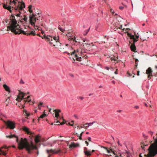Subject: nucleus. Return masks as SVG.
I'll return each mask as SVG.
<instances>
[{
  "mask_svg": "<svg viewBox=\"0 0 157 157\" xmlns=\"http://www.w3.org/2000/svg\"><path fill=\"white\" fill-rule=\"evenodd\" d=\"M25 94V93L20 91V93L16 99V100L18 102H20L21 100L24 99V97Z\"/></svg>",
  "mask_w": 157,
  "mask_h": 157,
  "instance_id": "12",
  "label": "nucleus"
},
{
  "mask_svg": "<svg viewBox=\"0 0 157 157\" xmlns=\"http://www.w3.org/2000/svg\"><path fill=\"white\" fill-rule=\"evenodd\" d=\"M79 98L82 100L84 99V98L82 97H80Z\"/></svg>",
  "mask_w": 157,
  "mask_h": 157,
  "instance_id": "56",
  "label": "nucleus"
},
{
  "mask_svg": "<svg viewBox=\"0 0 157 157\" xmlns=\"http://www.w3.org/2000/svg\"><path fill=\"white\" fill-rule=\"evenodd\" d=\"M148 133H149L150 134H151V136H152L153 134V132L150 131L148 132Z\"/></svg>",
  "mask_w": 157,
  "mask_h": 157,
  "instance_id": "41",
  "label": "nucleus"
},
{
  "mask_svg": "<svg viewBox=\"0 0 157 157\" xmlns=\"http://www.w3.org/2000/svg\"><path fill=\"white\" fill-rule=\"evenodd\" d=\"M4 123L7 126V128H9L10 129H13L15 126V124L14 122L8 120L7 121H3Z\"/></svg>",
  "mask_w": 157,
  "mask_h": 157,
  "instance_id": "11",
  "label": "nucleus"
},
{
  "mask_svg": "<svg viewBox=\"0 0 157 157\" xmlns=\"http://www.w3.org/2000/svg\"><path fill=\"white\" fill-rule=\"evenodd\" d=\"M32 5H30L28 7L29 10L31 13H33V10H32Z\"/></svg>",
  "mask_w": 157,
  "mask_h": 157,
  "instance_id": "30",
  "label": "nucleus"
},
{
  "mask_svg": "<svg viewBox=\"0 0 157 157\" xmlns=\"http://www.w3.org/2000/svg\"><path fill=\"white\" fill-rule=\"evenodd\" d=\"M16 0H11L9 1V4L10 5L9 6L7 5V3L6 4H4L3 5V7L6 9L7 10L10 11V13L12 11L11 9L13 10L14 9L16 11H18L21 13V11L23 10L24 8L25 7V3L22 1L21 2L19 1L18 3L16 2Z\"/></svg>",
  "mask_w": 157,
  "mask_h": 157,
  "instance_id": "3",
  "label": "nucleus"
},
{
  "mask_svg": "<svg viewBox=\"0 0 157 157\" xmlns=\"http://www.w3.org/2000/svg\"><path fill=\"white\" fill-rule=\"evenodd\" d=\"M23 112H24V113H26L27 112V111L25 109H24Z\"/></svg>",
  "mask_w": 157,
  "mask_h": 157,
  "instance_id": "54",
  "label": "nucleus"
},
{
  "mask_svg": "<svg viewBox=\"0 0 157 157\" xmlns=\"http://www.w3.org/2000/svg\"><path fill=\"white\" fill-rule=\"evenodd\" d=\"M59 51L61 52H63L64 53H67L68 55H70V52H69V50L68 49V48L69 45L68 44H66L64 46L61 45V43H59Z\"/></svg>",
  "mask_w": 157,
  "mask_h": 157,
  "instance_id": "9",
  "label": "nucleus"
},
{
  "mask_svg": "<svg viewBox=\"0 0 157 157\" xmlns=\"http://www.w3.org/2000/svg\"><path fill=\"white\" fill-rule=\"evenodd\" d=\"M128 35L130 39L132 40V43L129 41V43L131 44L130 46L131 50L135 52H136V47L135 45V43L138 41L139 37V36L136 35L135 36L129 33H128Z\"/></svg>",
  "mask_w": 157,
  "mask_h": 157,
  "instance_id": "5",
  "label": "nucleus"
},
{
  "mask_svg": "<svg viewBox=\"0 0 157 157\" xmlns=\"http://www.w3.org/2000/svg\"><path fill=\"white\" fill-rule=\"evenodd\" d=\"M68 40L71 41H72V43L75 44V43L79 42L77 40L75 36H70L68 38Z\"/></svg>",
  "mask_w": 157,
  "mask_h": 157,
  "instance_id": "14",
  "label": "nucleus"
},
{
  "mask_svg": "<svg viewBox=\"0 0 157 157\" xmlns=\"http://www.w3.org/2000/svg\"><path fill=\"white\" fill-rule=\"evenodd\" d=\"M141 147L144 150H145L144 149V146H147V145L144 144L143 142H142L141 143Z\"/></svg>",
  "mask_w": 157,
  "mask_h": 157,
  "instance_id": "29",
  "label": "nucleus"
},
{
  "mask_svg": "<svg viewBox=\"0 0 157 157\" xmlns=\"http://www.w3.org/2000/svg\"><path fill=\"white\" fill-rule=\"evenodd\" d=\"M43 105V103L42 102H40L39 105L40 106V105Z\"/></svg>",
  "mask_w": 157,
  "mask_h": 157,
  "instance_id": "58",
  "label": "nucleus"
},
{
  "mask_svg": "<svg viewBox=\"0 0 157 157\" xmlns=\"http://www.w3.org/2000/svg\"><path fill=\"white\" fill-rule=\"evenodd\" d=\"M42 39H45L50 44H52L53 46H55L56 45L54 44L55 43L59 42V37L57 36H52L50 35H48L46 36L45 35H44L43 36H41ZM57 45H58V44Z\"/></svg>",
  "mask_w": 157,
  "mask_h": 157,
  "instance_id": "6",
  "label": "nucleus"
},
{
  "mask_svg": "<svg viewBox=\"0 0 157 157\" xmlns=\"http://www.w3.org/2000/svg\"><path fill=\"white\" fill-rule=\"evenodd\" d=\"M139 73H140V71H137V75H138V76L139 75H140Z\"/></svg>",
  "mask_w": 157,
  "mask_h": 157,
  "instance_id": "55",
  "label": "nucleus"
},
{
  "mask_svg": "<svg viewBox=\"0 0 157 157\" xmlns=\"http://www.w3.org/2000/svg\"><path fill=\"white\" fill-rule=\"evenodd\" d=\"M44 113H45V111L44 112V113L43 114H42V115H41L40 116V117H39V118L38 119V121H39V120L40 119H42L44 117H46L47 116V115L46 114H45Z\"/></svg>",
  "mask_w": 157,
  "mask_h": 157,
  "instance_id": "24",
  "label": "nucleus"
},
{
  "mask_svg": "<svg viewBox=\"0 0 157 157\" xmlns=\"http://www.w3.org/2000/svg\"><path fill=\"white\" fill-rule=\"evenodd\" d=\"M6 137L10 138L13 137L15 138L16 141L18 144V148L19 149L22 150L25 148L29 153H30L31 151L33 149L37 150L36 146L34 145L32 142H31L30 144L28 142L27 139L25 138L23 139L21 138L20 141H19L17 136L14 135H11L8 136H6Z\"/></svg>",
  "mask_w": 157,
  "mask_h": 157,
  "instance_id": "2",
  "label": "nucleus"
},
{
  "mask_svg": "<svg viewBox=\"0 0 157 157\" xmlns=\"http://www.w3.org/2000/svg\"><path fill=\"white\" fill-rule=\"evenodd\" d=\"M22 130L24 131L28 134H29L33 136V134L29 130V129L26 126L22 128Z\"/></svg>",
  "mask_w": 157,
  "mask_h": 157,
  "instance_id": "16",
  "label": "nucleus"
},
{
  "mask_svg": "<svg viewBox=\"0 0 157 157\" xmlns=\"http://www.w3.org/2000/svg\"><path fill=\"white\" fill-rule=\"evenodd\" d=\"M57 120L56 123H57V124H56V125H59L60 124H58V123H60L59 122V121L58 120Z\"/></svg>",
  "mask_w": 157,
  "mask_h": 157,
  "instance_id": "40",
  "label": "nucleus"
},
{
  "mask_svg": "<svg viewBox=\"0 0 157 157\" xmlns=\"http://www.w3.org/2000/svg\"><path fill=\"white\" fill-rule=\"evenodd\" d=\"M24 17L23 18H22L21 17V22H23L22 20H24L25 22H27V19L28 18L27 17H26L25 15H24Z\"/></svg>",
  "mask_w": 157,
  "mask_h": 157,
  "instance_id": "23",
  "label": "nucleus"
},
{
  "mask_svg": "<svg viewBox=\"0 0 157 157\" xmlns=\"http://www.w3.org/2000/svg\"><path fill=\"white\" fill-rule=\"evenodd\" d=\"M30 97V96H29L26 98L27 99H29Z\"/></svg>",
  "mask_w": 157,
  "mask_h": 157,
  "instance_id": "60",
  "label": "nucleus"
},
{
  "mask_svg": "<svg viewBox=\"0 0 157 157\" xmlns=\"http://www.w3.org/2000/svg\"><path fill=\"white\" fill-rule=\"evenodd\" d=\"M85 143H86V145L87 146H88V145L89 144V143H88V142L87 141H85Z\"/></svg>",
  "mask_w": 157,
  "mask_h": 157,
  "instance_id": "51",
  "label": "nucleus"
},
{
  "mask_svg": "<svg viewBox=\"0 0 157 157\" xmlns=\"http://www.w3.org/2000/svg\"><path fill=\"white\" fill-rule=\"evenodd\" d=\"M6 101L8 103L11 102V101H10V98L9 97H8V99H7L6 100Z\"/></svg>",
  "mask_w": 157,
  "mask_h": 157,
  "instance_id": "34",
  "label": "nucleus"
},
{
  "mask_svg": "<svg viewBox=\"0 0 157 157\" xmlns=\"http://www.w3.org/2000/svg\"><path fill=\"white\" fill-rule=\"evenodd\" d=\"M21 106H20L19 107V108H24V107H25V106L24 105H21Z\"/></svg>",
  "mask_w": 157,
  "mask_h": 157,
  "instance_id": "49",
  "label": "nucleus"
},
{
  "mask_svg": "<svg viewBox=\"0 0 157 157\" xmlns=\"http://www.w3.org/2000/svg\"><path fill=\"white\" fill-rule=\"evenodd\" d=\"M53 112L55 113V117L56 118V120H58V117H59V113L61 112L60 109H54Z\"/></svg>",
  "mask_w": 157,
  "mask_h": 157,
  "instance_id": "17",
  "label": "nucleus"
},
{
  "mask_svg": "<svg viewBox=\"0 0 157 157\" xmlns=\"http://www.w3.org/2000/svg\"><path fill=\"white\" fill-rule=\"evenodd\" d=\"M117 112H119V113H120L121 112V110H117Z\"/></svg>",
  "mask_w": 157,
  "mask_h": 157,
  "instance_id": "61",
  "label": "nucleus"
},
{
  "mask_svg": "<svg viewBox=\"0 0 157 157\" xmlns=\"http://www.w3.org/2000/svg\"><path fill=\"white\" fill-rule=\"evenodd\" d=\"M94 123H95V121H93L91 123H88V124L90 126V125H92Z\"/></svg>",
  "mask_w": 157,
  "mask_h": 157,
  "instance_id": "42",
  "label": "nucleus"
},
{
  "mask_svg": "<svg viewBox=\"0 0 157 157\" xmlns=\"http://www.w3.org/2000/svg\"><path fill=\"white\" fill-rule=\"evenodd\" d=\"M79 144L78 143H72L71 144L69 145V147L70 148H73L76 147H79Z\"/></svg>",
  "mask_w": 157,
  "mask_h": 157,
  "instance_id": "18",
  "label": "nucleus"
},
{
  "mask_svg": "<svg viewBox=\"0 0 157 157\" xmlns=\"http://www.w3.org/2000/svg\"><path fill=\"white\" fill-rule=\"evenodd\" d=\"M79 55H78V56L77 57H75L76 59V60L79 61H81L82 60V58L80 57H79Z\"/></svg>",
  "mask_w": 157,
  "mask_h": 157,
  "instance_id": "27",
  "label": "nucleus"
},
{
  "mask_svg": "<svg viewBox=\"0 0 157 157\" xmlns=\"http://www.w3.org/2000/svg\"><path fill=\"white\" fill-rule=\"evenodd\" d=\"M105 68L107 70H109L110 68L109 67H105Z\"/></svg>",
  "mask_w": 157,
  "mask_h": 157,
  "instance_id": "45",
  "label": "nucleus"
},
{
  "mask_svg": "<svg viewBox=\"0 0 157 157\" xmlns=\"http://www.w3.org/2000/svg\"><path fill=\"white\" fill-rule=\"evenodd\" d=\"M90 28H89L88 29L86 30L84 33H83V35H86L89 31V30H90Z\"/></svg>",
  "mask_w": 157,
  "mask_h": 157,
  "instance_id": "33",
  "label": "nucleus"
},
{
  "mask_svg": "<svg viewBox=\"0 0 157 157\" xmlns=\"http://www.w3.org/2000/svg\"><path fill=\"white\" fill-rule=\"evenodd\" d=\"M4 148L5 149H7L8 147L6 146H4L3 147H2L0 149V151L1 152V153L0 154H2L4 155H6V152L7 151V150H3L2 149Z\"/></svg>",
  "mask_w": 157,
  "mask_h": 157,
  "instance_id": "15",
  "label": "nucleus"
},
{
  "mask_svg": "<svg viewBox=\"0 0 157 157\" xmlns=\"http://www.w3.org/2000/svg\"><path fill=\"white\" fill-rule=\"evenodd\" d=\"M46 153H47L48 155V157H50V156H52L53 154H57L59 152H63L62 150L59 149H55L54 150L52 149H51L49 150H46Z\"/></svg>",
  "mask_w": 157,
  "mask_h": 157,
  "instance_id": "8",
  "label": "nucleus"
},
{
  "mask_svg": "<svg viewBox=\"0 0 157 157\" xmlns=\"http://www.w3.org/2000/svg\"><path fill=\"white\" fill-rule=\"evenodd\" d=\"M148 150L147 157H154L157 154V139H155L154 143L151 144Z\"/></svg>",
  "mask_w": 157,
  "mask_h": 157,
  "instance_id": "4",
  "label": "nucleus"
},
{
  "mask_svg": "<svg viewBox=\"0 0 157 157\" xmlns=\"http://www.w3.org/2000/svg\"><path fill=\"white\" fill-rule=\"evenodd\" d=\"M24 99H25L24 101L25 102V103L26 102H29L31 101V100L30 99H27L26 98H24Z\"/></svg>",
  "mask_w": 157,
  "mask_h": 157,
  "instance_id": "31",
  "label": "nucleus"
},
{
  "mask_svg": "<svg viewBox=\"0 0 157 157\" xmlns=\"http://www.w3.org/2000/svg\"><path fill=\"white\" fill-rule=\"evenodd\" d=\"M35 31H32L30 32L29 33H27L25 32V33H26V35H32L33 36H35L36 35V33L34 32Z\"/></svg>",
  "mask_w": 157,
  "mask_h": 157,
  "instance_id": "25",
  "label": "nucleus"
},
{
  "mask_svg": "<svg viewBox=\"0 0 157 157\" xmlns=\"http://www.w3.org/2000/svg\"><path fill=\"white\" fill-rule=\"evenodd\" d=\"M110 12L113 14H114V12L113 11V9H110Z\"/></svg>",
  "mask_w": 157,
  "mask_h": 157,
  "instance_id": "46",
  "label": "nucleus"
},
{
  "mask_svg": "<svg viewBox=\"0 0 157 157\" xmlns=\"http://www.w3.org/2000/svg\"><path fill=\"white\" fill-rule=\"evenodd\" d=\"M111 59L112 60H114V61H116V59L115 58H113V57H111Z\"/></svg>",
  "mask_w": 157,
  "mask_h": 157,
  "instance_id": "44",
  "label": "nucleus"
},
{
  "mask_svg": "<svg viewBox=\"0 0 157 157\" xmlns=\"http://www.w3.org/2000/svg\"><path fill=\"white\" fill-rule=\"evenodd\" d=\"M84 133V132H82L80 134V135L81 136H82V134H83V133Z\"/></svg>",
  "mask_w": 157,
  "mask_h": 157,
  "instance_id": "64",
  "label": "nucleus"
},
{
  "mask_svg": "<svg viewBox=\"0 0 157 157\" xmlns=\"http://www.w3.org/2000/svg\"><path fill=\"white\" fill-rule=\"evenodd\" d=\"M112 83H113V84H115V81H112Z\"/></svg>",
  "mask_w": 157,
  "mask_h": 157,
  "instance_id": "62",
  "label": "nucleus"
},
{
  "mask_svg": "<svg viewBox=\"0 0 157 157\" xmlns=\"http://www.w3.org/2000/svg\"><path fill=\"white\" fill-rule=\"evenodd\" d=\"M135 108L136 109H138L139 108V107L138 106H135Z\"/></svg>",
  "mask_w": 157,
  "mask_h": 157,
  "instance_id": "57",
  "label": "nucleus"
},
{
  "mask_svg": "<svg viewBox=\"0 0 157 157\" xmlns=\"http://www.w3.org/2000/svg\"><path fill=\"white\" fill-rule=\"evenodd\" d=\"M88 140L89 141H91V138L90 137H89L88 138Z\"/></svg>",
  "mask_w": 157,
  "mask_h": 157,
  "instance_id": "48",
  "label": "nucleus"
},
{
  "mask_svg": "<svg viewBox=\"0 0 157 157\" xmlns=\"http://www.w3.org/2000/svg\"><path fill=\"white\" fill-rule=\"evenodd\" d=\"M84 153L86 156H90L91 155V152L90 151H88L87 150L85 151Z\"/></svg>",
  "mask_w": 157,
  "mask_h": 157,
  "instance_id": "22",
  "label": "nucleus"
},
{
  "mask_svg": "<svg viewBox=\"0 0 157 157\" xmlns=\"http://www.w3.org/2000/svg\"><path fill=\"white\" fill-rule=\"evenodd\" d=\"M68 49L69 52H70L71 55H75V57L78 56V55H79V52L80 49H78L76 50H73V48L71 46H69L68 48Z\"/></svg>",
  "mask_w": 157,
  "mask_h": 157,
  "instance_id": "10",
  "label": "nucleus"
},
{
  "mask_svg": "<svg viewBox=\"0 0 157 157\" xmlns=\"http://www.w3.org/2000/svg\"><path fill=\"white\" fill-rule=\"evenodd\" d=\"M89 126H90V125H89L88 123H86L85 124L83 125L82 127H83V128H87Z\"/></svg>",
  "mask_w": 157,
  "mask_h": 157,
  "instance_id": "26",
  "label": "nucleus"
},
{
  "mask_svg": "<svg viewBox=\"0 0 157 157\" xmlns=\"http://www.w3.org/2000/svg\"><path fill=\"white\" fill-rule=\"evenodd\" d=\"M58 29L61 31L63 32L65 31V29L61 27L60 26H59L58 27Z\"/></svg>",
  "mask_w": 157,
  "mask_h": 157,
  "instance_id": "32",
  "label": "nucleus"
},
{
  "mask_svg": "<svg viewBox=\"0 0 157 157\" xmlns=\"http://www.w3.org/2000/svg\"><path fill=\"white\" fill-rule=\"evenodd\" d=\"M102 147L106 149L107 151V153H109L110 152V151H111L114 155H115V153L114 152V151H113V149L111 148L110 147L109 149H110L109 150L108 149V148H107L106 147H105L102 146Z\"/></svg>",
  "mask_w": 157,
  "mask_h": 157,
  "instance_id": "19",
  "label": "nucleus"
},
{
  "mask_svg": "<svg viewBox=\"0 0 157 157\" xmlns=\"http://www.w3.org/2000/svg\"><path fill=\"white\" fill-rule=\"evenodd\" d=\"M117 143H118V145H120L121 146H122V145H121V144H120V143H119V140H118V141H117Z\"/></svg>",
  "mask_w": 157,
  "mask_h": 157,
  "instance_id": "53",
  "label": "nucleus"
},
{
  "mask_svg": "<svg viewBox=\"0 0 157 157\" xmlns=\"http://www.w3.org/2000/svg\"><path fill=\"white\" fill-rule=\"evenodd\" d=\"M40 136L39 135H37L34 138V140L36 143H38L40 142Z\"/></svg>",
  "mask_w": 157,
  "mask_h": 157,
  "instance_id": "20",
  "label": "nucleus"
},
{
  "mask_svg": "<svg viewBox=\"0 0 157 157\" xmlns=\"http://www.w3.org/2000/svg\"><path fill=\"white\" fill-rule=\"evenodd\" d=\"M87 150V148L86 147H84V151H85Z\"/></svg>",
  "mask_w": 157,
  "mask_h": 157,
  "instance_id": "52",
  "label": "nucleus"
},
{
  "mask_svg": "<svg viewBox=\"0 0 157 157\" xmlns=\"http://www.w3.org/2000/svg\"><path fill=\"white\" fill-rule=\"evenodd\" d=\"M83 126L82 125H81L80 126H77V127L78 128H83V127H82Z\"/></svg>",
  "mask_w": 157,
  "mask_h": 157,
  "instance_id": "43",
  "label": "nucleus"
},
{
  "mask_svg": "<svg viewBox=\"0 0 157 157\" xmlns=\"http://www.w3.org/2000/svg\"><path fill=\"white\" fill-rule=\"evenodd\" d=\"M71 122L72 123V124H71V123H69L68 124L69 125H70L71 126H72L73 125V122L74 121H71Z\"/></svg>",
  "mask_w": 157,
  "mask_h": 157,
  "instance_id": "37",
  "label": "nucleus"
},
{
  "mask_svg": "<svg viewBox=\"0 0 157 157\" xmlns=\"http://www.w3.org/2000/svg\"><path fill=\"white\" fill-rule=\"evenodd\" d=\"M57 120L56 123H57V124H56V125H59L60 124H58V123H60L59 122V121L58 120Z\"/></svg>",
  "mask_w": 157,
  "mask_h": 157,
  "instance_id": "39",
  "label": "nucleus"
},
{
  "mask_svg": "<svg viewBox=\"0 0 157 157\" xmlns=\"http://www.w3.org/2000/svg\"><path fill=\"white\" fill-rule=\"evenodd\" d=\"M20 83H21V84H24V82L23 81V80L22 79H21V80H20Z\"/></svg>",
  "mask_w": 157,
  "mask_h": 157,
  "instance_id": "38",
  "label": "nucleus"
},
{
  "mask_svg": "<svg viewBox=\"0 0 157 157\" xmlns=\"http://www.w3.org/2000/svg\"><path fill=\"white\" fill-rule=\"evenodd\" d=\"M25 114L27 116H29V115H30V113H28L27 112L26 113H25Z\"/></svg>",
  "mask_w": 157,
  "mask_h": 157,
  "instance_id": "47",
  "label": "nucleus"
},
{
  "mask_svg": "<svg viewBox=\"0 0 157 157\" xmlns=\"http://www.w3.org/2000/svg\"><path fill=\"white\" fill-rule=\"evenodd\" d=\"M114 25H115V28H116V29H118V28H119V29H121L122 30L124 29H122V25H121L120 26H118L116 25V24Z\"/></svg>",
  "mask_w": 157,
  "mask_h": 157,
  "instance_id": "28",
  "label": "nucleus"
},
{
  "mask_svg": "<svg viewBox=\"0 0 157 157\" xmlns=\"http://www.w3.org/2000/svg\"><path fill=\"white\" fill-rule=\"evenodd\" d=\"M19 13L16 14V17L14 16V14H11L9 19H6L5 21L8 25L7 26V29L4 30L3 29V31L7 32L9 30H10L15 34H26L25 31L20 28V26L18 24L19 21H18V23H17L18 21H19L21 22V16H20L21 13L19 12Z\"/></svg>",
  "mask_w": 157,
  "mask_h": 157,
  "instance_id": "1",
  "label": "nucleus"
},
{
  "mask_svg": "<svg viewBox=\"0 0 157 157\" xmlns=\"http://www.w3.org/2000/svg\"><path fill=\"white\" fill-rule=\"evenodd\" d=\"M76 134L79 137V139L80 140H82V136H81L80 135H79V136L78 134L77 133H76Z\"/></svg>",
  "mask_w": 157,
  "mask_h": 157,
  "instance_id": "35",
  "label": "nucleus"
},
{
  "mask_svg": "<svg viewBox=\"0 0 157 157\" xmlns=\"http://www.w3.org/2000/svg\"><path fill=\"white\" fill-rule=\"evenodd\" d=\"M138 61V60L137 59H135V63H136V62H137Z\"/></svg>",
  "mask_w": 157,
  "mask_h": 157,
  "instance_id": "63",
  "label": "nucleus"
},
{
  "mask_svg": "<svg viewBox=\"0 0 157 157\" xmlns=\"http://www.w3.org/2000/svg\"><path fill=\"white\" fill-rule=\"evenodd\" d=\"M124 7L123 6H120L119 9L121 10H122L124 8Z\"/></svg>",
  "mask_w": 157,
  "mask_h": 157,
  "instance_id": "50",
  "label": "nucleus"
},
{
  "mask_svg": "<svg viewBox=\"0 0 157 157\" xmlns=\"http://www.w3.org/2000/svg\"><path fill=\"white\" fill-rule=\"evenodd\" d=\"M146 73L148 75V78L149 80L151 78L152 75V71L151 67H149L146 70Z\"/></svg>",
  "mask_w": 157,
  "mask_h": 157,
  "instance_id": "13",
  "label": "nucleus"
},
{
  "mask_svg": "<svg viewBox=\"0 0 157 157\" xmlns=\"http://www.w3.org/2000/svg\"><path fill=\"white\" fill-rule=\"evenodd\" d=\"M117 69H116V71L114 72V73L115 74H117Z\"/></svg>",
  "mask_w": 157,
  "mask_h": 157,
  "instance_id": "59",
  "label": "nucleus"
},
{
  "mask_svg": "<svg viewBox=\"0 0 157 157\" xmlns=\"http://www.w3.org/2000/svg\"><path fill=\"white\" fill-rule=\"evenodd\" d=\"M63 122L60 123V124L62 125L66 123V121L63 119Z\"/></svg>",
  "mask_w": 157,
  "mask_h": 157,
  "instance_id": "36",
  "label": "nucleus"
},
{
  "mask_svg": "<svg viewBox=\"0 0 157 157\" xmlns=\"http://www.w3.org/2000/svg\"><path fill=\"white\" fill-rule=\"evenodd\" d=\"M3 87L6 91L7 92L9 93L10 92V90L9 87L8 86H7L6 84H4L3 85Z\"/></svg>",
  "mask_w": 157,
  "mask_h": 157,
  "instance_id": "21",
  "label": "nucleus"
},
{
  "mask_svg": "<svg viewBox=\"0 0 157 157\" xmlns=\"http://www.w3.org/2000/svg\"><path fill=\"white\" fill-rule=\"evenodd\" d=\"M36 16V14L34 13H32L29 16V22L32 25L35 26V22L37 21H38L39 22H41L42 21V18L40 16L35 17Z\"/></svg>",
  "mask_w": 157,
  "mask_h": 157,
  "instance_id": "7",
  "label": "nucleus"
}]
</instances>
